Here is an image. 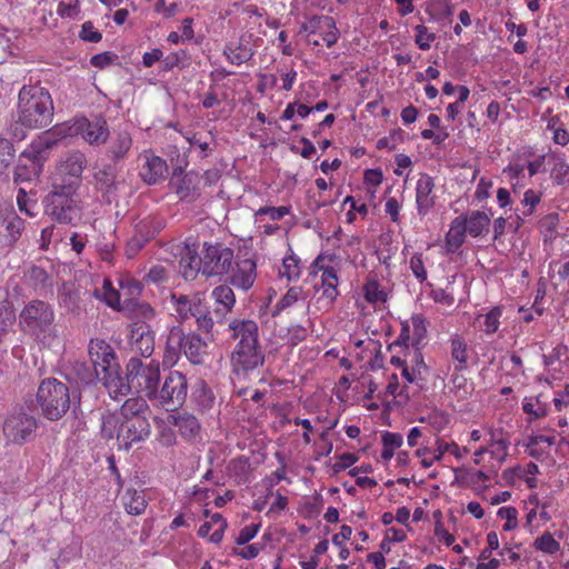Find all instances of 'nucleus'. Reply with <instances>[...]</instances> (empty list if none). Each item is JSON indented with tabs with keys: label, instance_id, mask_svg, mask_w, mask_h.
<instances>
[{
	"label": "nucleus",
	"instance_id": "nucleus-1",
	"mask_svg": "<svg viewBox=\"0 0 569 569\" xmlns=\"http://www.w3.org/2000/svg\"><path fill=\"white\" fill-rule=\"evenodd\" d=\"M53 117V102L47 90L38 86H23L18 96V107L10 133L17 140L26 138L24 129L49 126Z\"/></svg>",
	"mask_w": 569,
	"mask_h": 569
},
{
	"label": "nucleus",
	"instance_id": "nucleus-2",
	"mask_svg": "<svg viewBox=\"0 0 569 569\" xmlns=\"http://www.w3.org/2000/svg\"><path fill=\"white\" fill-rule=\"evenodd\" d=\"M231 337L238 343L231 355L236 373H247L264 363V352L259 343V328L253 320L234 319L229 323Z\"/></svg>",
	"mask_w": 569,
	"mask_h": 569
},
{
	"label": "nucleus",
	"instance_id": "nucleus-3",
	"mask_svg": "<svg viewBox=\"0 0 569 569\" xmlns=\"http://www.w3.org/2000/svg\"><path fill=\"white\" fill-rule=\"evenodd\" d=\"M183 353L193 365H201L207 357V342L197 333H184L180 326H173L168 333L163 363L174 366Z\"/></svg>",
	"mask_w": 569,
	"mask_h": 569
},
{
	"label": "nucleus",
	"instance_id": "nucleus-4",
	"mask_svg": "<svg viewBox=\"0 0 569 569\" xmlns=\"http://www.w3.org/2000/svg\"><path fill=\"white\" fill-rule=\"evenodd\" d=\"M78 189L56 178L52 188L43 199L44 212L59 223H72L79 218Z\"/></svg>",
	"mask_w": 569,
	"mask_h": 569
},
{
	"label": "nucleus",
	"instance_id": "nucleus-5",
	"mask_svg": "<svg viewBox=\"0 0 569 569\" xmlns=\"http://www.w3.org/2000/svg\"><path fill=\"white\" fill-rule=\"evenodd\" d=\"M53 322V308L42 300L29 301L19 315L20 327L43 343L56 338Z\"/></svg>",
	"mask_w": 569,
	"mask_h": 569
},
{
	"label": "nucleus",
	"instance_id": "nucleus-6",
	"mask_svg": "<svg viewBox=\"0 0 569 569\" xmlns=\"http://www.w3.org/2000/svg\"><path fill=\"white\" fill-rule=\"evenodd\" d=\"M69 387L56 378L44 379L37 391V402L44 418L56 421L70 409L72 400Z\"/></svg>",
	"mask_w": 569,
	"mask_h": 569
},
{
	"label": "nucleus",
	"instance_id": "nucleus-7",
	"mask_svg": "<svg viewBox=\"0 0 569 569\" xmlns=\"http://www.w3.org/2000/svg\"><path fill=\"white\" fill-rule=\"evenodd\" d=\"M127 380L130 381L132 389L147 399L151 400L152 395L160 385V365L151 360L144 363L138 357H131L126 366Z\"/></svg>",
	"mask_w": 569,
	"mask_h": 569
},
{
	"label": "nucleus",
	"instance_id": "nucleus-8",
	"mask_svg": "<svg viewBox=\"0 0 569 569\" xmlns=\"http://www.w3.org/2000/svg\"><path fill=\"white\" fill-rule=\"evenodd\" d=\"M188 395V381L179 371L169 372L161 386H157L150 401L160 405L167 411L182 407Z\"/></svg>",
	"mask_w": 569,
	"mask_h": 569
},
{
	"label": "nucleus",
	"instance_id": "nucleus-9",
	"mask_svg": "<svg viewBox=\"0 0 569 569\" xmlns=\"http://www.w3.org/2000/svg\"><path fill=\"white\" fill-rule=\"evenodd\" d=\"M68 136H81V138L92 147L106 144L110 130L104 117L97 116L92 119L86 117L74 119L73 123L68 127Z\"/></svg>",
	"mask_w": 569,
	"mask_h": 569
},
{
	"label": "nucleus",
	"instance_id": "nucleus-10",
	"mask_svg": "<svg viewBox=\"0 0 569 569\" xmlns=\"http://www.w3.org/2000/svg\"><path fill=\"white\" fill-rule=\"evenodd\" d=\"M233 250L222 243L204 242L202 250L203 276L220 277L227 274L233 263Z\"/></svg>",
	"mask_w": 569,
	"mask_h": 569
},
{
	"label": "nucleus",
	"instance_id": "nucleus-11",
	"mask_svg": "<svg viewBox=\"0 0 569 569\" xmlns=\"http://www.w3.org/2000/svg\"><path fill=\"white\" fill-rule=\"evenodd\" d=\"M37 427L36 417L22 410L13 411L3 422V433L10 442L21 445L34 433Z\"/></svg>",
	"mask_w": 569,
	"mask_h": 569
},
{
	"label": "nucleus",
	"instance_id": "nucleus-12",
	"mask_svg": "<svg viewBox=\"0 0 569 569\" xmlns=\"http://www.w3.org/2000/svg\"><path fill=\"white\" fill-rule=\"evenodd\" d=\"M150 432L151 426L148 418L122 420L117 433L119 447L129 450L133 445L144 441Z\"/></svg>",
	"mask_w": 569,
	"mask_h": 569
},
{
	"label": "nucleus",
	"instance_id": "nucleus-13",
	"mask_svg": "<svg viewBox=\"0 0 569 569\" xmlns=\"http://www.w3.org/2000/svg\"><path fill=\"white\" fill-rule=\"evenodd\" d=\"M88 160L83 152L73 150L68 152L61 160L58 172L61 177L58 181L63 183H72V186L79 188L81 184V177L84 168L87 167Z\"/></svg>",
	"mask_w": 569,
	"mask_h": 569
},
{
	"label": "nucleus",
	"instance_id": "nucleus-14",
	"mask_svg": "<svg viewBox=\"0 0 569 569\" xmlns=\"http://www.w3.org/2000/svg\"><path fill=\"white\" fill-rule=\"evenodd\" d=\"M44 158L37 157L30 150L23 151L14 168L13 180L16 183L37 181L43 169Z\"/></svg>",
	"mask_w": 569,
	"mask_h": 569
},
{
	"label": "nucleus",
	"instance_id": "nucleus-15",
	"mask_svg": "<svg viewBox=\"0 0 569 569\" xmlns=\"http://www.w3.org/2000/svg\"><path fill=\"white\" fill-rule=\"evenodd\" d=\"M129 341L131 350L144 358L154 350V332L146 321H137L130 326Z\"/></svg>",
	"mask_w": 569,
	"mask_h": 569
},
{
	"label": "nucleus",
	"instance_id": "nucleus-16",
	"mask_svg": "<svg viewBox=\"0 0 569 569\" xmlns=\"http://www.w3.org/2000/svg\"><path fill=\"white\" fill-rule=\"evenodd\" d=\"M107 142L106 156L113 164L124 161L133 146L132 136L127 129L114 130Z\"/></svg>",
	"mask_w": 569,
	"mask_h": 569
},
{
	"label": "nucleus",
	"instance_id": "nucleus-17",
	"mask_svg": "<svg viewBox=\"0 0 569 569\" xmlns=\"http://www.w3.org/2000/svg\"><path fill=\"white\" fill-rule=\"evenodd\" d=\"M88 353L92 365L101 373L112 370L113 367H120L116 362L113 348L103 339H91L88 346Z\"/></svg>",
	"mask_w": 569,
	"mask_h": 569
},
{
	"label": "nucleus",
	"instance_id": "nucleus-18",
	"mask_svg": "<svg viewBox=\"0 0 569 569\" xmlns=\"http://www.w3.org/2000/svg\"><path fill=\"white\" fill-rule=\"evenodd\" d=\"M142 157L144 164L140 171L141 179L150 186L163 180L168 172L166 160L148 151H146Z\"/></svg>",
	"mask_w": 569,
	"mask_h": 569
},
{
	"label": "nucleus",
	"instance_id": "nucleus-19",
	"mask_svg": "<svg viewBox=\"0 0 569 569\" xmlns=\"http://www.w3.org/2000/svg\"><path fill=\"white\" fill-rule=\"evenodd\" d=\"M117 164L107 163L103 164L94 174V187L97 190L101 191L107 200L110 202L111 196H114L118 190V170Z\"/></svg>",
	"mask_w": 569,
	"mask_h": 569
},
{
	"label": "nucleus",
	"instance_id": "nucleus-20",
	"mask_svg": "<svg viewBox=\"0 0 569 569\" xmlns=\"http://www.w3.org/2000/svg\"><path fill=\"white\" fill-rule=\"evenodd\" d=\"M433 179L427 173H421L416 187V203L418 213L425 216L435 206Z\"/></svg>",
	"mask_w": 569,
	"mask_h": 569
},
{
	"label": "nucleus",
	"instance_id": "nucleus-21",
	"mask_svg": "<svg viewBox=\"0 0 569 569\" xmlns=\"http://www.w3.org/2000/svg\"><path fill=\"white\" fill-rule=\"evenodd\" d=\"M179 271L186 280H193L198 273L203 274L202 256L197 252L196 248L186 244L179 261Z\"/></svg>",
	"mask_w": 569,
	"mask_h": 569
},
{
	"label": "nucleus",
	"instance_id": "nucleus-22",
	"mask_svg": "<svg viewBox=\"0 0 569 569\" xmlns=\"http://www.w3.org/2000/svg\"><path fill=\"white\" fill-rule=\"evenodd\" d=\"M200 176L194 171L186 172L176 183L174 190L179 196L180 200L194 201L197 200L200 192Z\"/></svg>",
	"mask_w": 569,
	"mask_h": 569
},
{
	"label": "nucleus",
	"instance_id": "nucleus-23",
	"mask_svg": "<svg viewBox=\"0 0 569 569\" xmlns=\"http://www.w3.org/2000/svg\"><path fill=\"white\" fill-rule=\"evenodd\" d=\"M101 375L100 380L108 389L109 395L113 398L126 396L133 390L130 381L127 380V376L122 377L120 375V367H113L112 370Z\"/></svg>",
	"mask_w": 569,
	"mask_h": 569
},
{
	"label": "nucleus",
	"instance_id": "nucleus-24",
	"mask_svg": "<svg viewBox=\"0 0 569 569\" xmlns=\"http://www.w3.org/2000/svg\"><path fill=\"white\" fill-rule=\"evenodd\" d=\"M236 266V271L231 276V284L247 291L252 287L256 279V261L243 259L238 261Z\"/></svg>",
	"mask_w": 569,
	"mask_h": 569
},
{
	"label": "nucleus",
	"instance_id": "nucleus-25",
	"mask_svg": "<svg viewBox=\"0 0 569 569\" xmlns=\"http://www.w3.org/2000/svg\"><path fill=\"white\" fill-rule=\"evenodd\" d=\"M211 296L216 303L219 306L214 310V316L218 321H221L222 318L228 312H230L234 306L236 297L233 290L227 284H221L212 290Z\"/></svg>",
	"mask_w": 569,
	"mask_h": 569
},
{
	"label": "nucleus",
	"instance_id": "nucleus-26",
	"mask_svg": "<svg viewBox=\"0 0 569 569\" xmlns=\"http://www.w3.org/2000/svg\"><path fill=\"white\" fill-rule=\"evenodd\" d=\"M321 273V289L322 297L320 300L325 301V306L329 307L338 297L339 292L337 290L338 286V276L336 270L332 267H320Z\"/></svg>",
	"mask_w": 569,
	"mask_h": 569
},
{
	"label": "nucleus",
	"instance_id": "nucleus-27",
	"mask_svg": "<svg viewBox=\"0 0 569 569\" xmlns=\"http://www.w3.org/2000/svg\"><path fill=\"white\" fill-rule=\"evenodd\" d=\"M466 233V217H463V214H460L452 220L450 229L446 234L447 250L450 252H455L456 250H458L465 242Z\"/></svg>",
	"mask_w": 569,
	"mask_h": 569
},
{
	"label": "nucleus",
	"instance_id": "nucleus-28",
	"mask_svg": "<svg viewBox=\"0 0 569 569\" xmlns=\"http://www.w3.org/2000/svg\"><path fill=\"white\" fill-rule=\"evenodd\" d=\"M68 128L64 129L62 127H56L53 132H46L43 136L33 140L28 150L34 153L37 157L42 156L44 161L48 159L49 151L58 143V139H54V134L67 136Z\"/></svg>",
	"mask_w": 569,
	"mask_h": 569
},
{
	"label": "nucleus",
	"instance_id": "nucleus-29",
	"mask_svg": "<svg viewBox=\"0 0 569 569\" xmlns=\"http://www.w3.org/2000/svg\"><path fill=\"white\" fill-rule=\"evenodd\" d=\"M223 54L231 63L240 66L252 58L253 51L249 47V41L244 37H241L237 43H228L223 50Z\"/></svg>",
	"mask_w": 569,
	"mask_h": 569
},
{
	"label": "nucleus",
	"instance_id": "nucleus-30",
	"mask_svg": "<svg viewBox=\"0 0 569 569\" xmlns=\"http://www.w3.org/2000/svg\"><path fill=\"white\" fill-rule=\"evenodd\" d=\"M122 502L126 511L134 516L141 515L148 505L143 490H137L131 487L126 489Z\"/></svg>",
	"mask_w": 569,
	"mask_h": 569
},
{
	"label": "nucleus",
	"instance_id": "nucleus-31",
	"mask_svg": "<svg viewBox=\"0 0 569 569\" xmlns=\"http://www.w3.org/2000/svg\"><path fill=\"white\" fill-rule=\"evenodd\" d=\"M68 370V375L81 385H89L96 378L100 379L101 376L99 369H96L93 365L91 367L81 361H74L70 363Z\"/></svg>",
	"mask_w": 569,
	"mask_h": 569
},
{
	"label": "nucleus",
	"instance_id": "nucleus-32",
	"mask_svg": "<svg viewBox=\"0 0 569 569\" xmlns=\"http://www.w3.org/2000/svg\"><path fill=\"white\" fill-rule=\"evenodd\" d=\"M123 420H133L134 418H147L149 407L142 397L129 398L124 401L120 411Z\"/></svg>",
	"mask_w": 569,
	"mask_h": 569
},
{
	"label": "nucleus",
	"instance_id": "nucleus-33",
	"mask_svg": "<svg viewBox=\"0 0 569 569\" xmlns=\"http://www.w3.org/2000/svg\"><path fill=\"white\" fill-rule=\"evenodd\" d=\"M466 217L467 232L477 238L483 233L489 232L490 218L482 211H471Z\"/></svg>",
	"mask_w": 569,
	"mask_h": 569
},
{
	"label": "nucleus",
	"instance_id": "nucleus-34",
	"mask_svg": "<svg viewBox=\"0 0 569 569\" xmlns=\"http://www.w3.org/2000/svg\"><path fill=\"white\" fill-rule=\"evenodd\" d=\"M174 426L180 435L188 440L196 438L200 432L198 419L190 413H181L174 418Z\"/></svg>",
	"mask_w": 569,
	"mask_h": 569
},
{
	"label": "nucleus",
	"instance_id": "nucleus-35",
	"mask_svg": "<svg viewBox=\"0 0 569 569\" xmlns=\"http://www.w3.org/2000/svg\"><path fill=\"white\" fill-rule=\"evenodd\" d=\"M4 233L3 237L8 244H13L21 237L24 230V221L16 213H9L3 219Z\"/></svg>",
	"mask_w": 569,
	"mask_h": 569
},
{
	"label": "nucleus",
	"instance_id": "nucleus-36",
	"mask_svg": "<svg viewBox=\"0 0 569 569\" xmlns=\"http://www.w3.org/2000/svg\"><path fill=\"white\" fill-rule=\"evenodd\" d=\"M17 203L19 210L29 217L37 214L38 199L36 198V192L32 190L27 191L24 188H20L17 194Z\"/></svg>",
	"mask_w": 569,
	"mask_h": 569
},
{
	"label": "nucleus",
	"instance_id": "nucleus-37",
	"mask_svg": "<svg viewBox=\"0 0 569 569\" xmlns=\"http://www.w3.org/2000/svg\"><path fill=\"white\" fill-rule=\"evenodd\" d=\"M198 296H194L193 298H189L188 296L180 295L176 296L172 295L171 298L174 301L176 312L180 320H187L191 318L192 315V307L196 303V298Z\"/></svg>",
	"mask_w": 569,
	"mask_h": 569
},
{
	"label": "nucleus",
	"instance_id": "nucleus-38",
	"mask_svg": "<svg viewBox=\"0 0 569 569\" xmlns=\"http://www.w3.org/2000/svg\"><path fill=\"white\" fill-rule=\"evenodd\" d=\"M451 357L455 361L458 362V365L456 366V370H462V369L467 368V361H468L467 345L459 337H455L451 340Z\"/></svg>",
	"mask_w": 569,
	"mask_h": 569
},
{
	"label": "nucleus",
	"instance_id": "nucleus-39",
	"mask_svg": "<svg viewBox=\"0 0 569 569\" xmlns=\"http://www.w3.org/2000/svg\"><path fill=\"white\" fill-rule=\"evenodd\" d=\"M196 403L201 410H208L212 407L214 397L209 387L201 381L192 393Z\"/></svg>",
	"mask_w": 569,
	"mask_h": 569
},
{
	"label": "nucleus",
	"instance_id": "nucleus-40",
	"mask_svg": "<svg viewBox=\"0 0 569 569\" xmlns=\"http://www.w3.org/2000/svg\"><path fill=\"white\" fill-rule=\"evenodd\" d=\"M14 157L16 151L11 141L0 138V174L12 164Z\"/></svg>",
	"mask_w": 569,
	"mask_h": 569
},
{
	"label": "nucleus",
	"instance_id": "nucleus-41",
	"mask_svg": "<svg viewBox=\"0 0 569 569\" xmlns=\"http://www.w3.org/2000/svg\"><path fill=\"white\" fill-rule=\"evenodd\" d=\"M120 425L121 423H119V419L114 415H112V413L102 415V418H101V436H102V438L109 440V439H113L114 437H117Z\"/></svg>",
	"mask_w": 569,
	"mask_h": 569
},
{
	"label": "nucleus",
	"instance_id": "nucleus-42",
	"mask_svg": "<svg viewBox=\"0 0 569 569\" xmlns=\"http://www.w3.org/2000/svg\"><path fill=\"white\" fill-rule=\"evenodd\" d=\"M100 292L98 289L94 290V295L97 298L103 299L106 303L112 308H118V303L120 300L119 292L113 289L110 280L104 279L103 286Z\"/></svg>",
	"mask_w": 569,
	"mask_h": 569
},
{
	"label": "nucleus",
	"instance_id": "nucleus-43",
	"mask_svg": "<svg viewBox=\"0 0 569 569\" xmlns=\"http://www.w3.org/2000/svg\"><path fill=\"white\" fill-rule=\"evenodd\" d=\"M303 290L301 287H291L287 293L279 300V302L276 305V311L280 312L283 309H287L298 302L300 299L305 300L302 297Z\"/></svg>",
	"mask_w": 569,
	"mask_h": 569
},
{
	"label": "nucleus",
	"instance_id": "nucleus-44",
	"mask_svg": "<svg viewBox=\"0 0 569 569\" xmlns=\"http://www.w3.org/2000/svg\"><path fill=\"white\" fill-rule=\"evenodd\" d=\"M569 164L562 158H553L551 168V178L557 184H563L568 181Z\"/></svg>",
	"mask_w": 569,
	"mask_h": 569
},
{
	"label": "nucleus",
	"instance_id": "nucleus-45",
	"mask_svg": "<svg viewBox=\"0 0 569 569\" xmlns=\"http://www.w3.org/2000/svg\"><path fill=\"white\" fill-rule=\"evenodd\" d=\"M279 273L281 277H286L288 280L298 279L300 274L299 260L293 256L284 258L282 261V268Z\"/></svg>",
	"mask_w": 569,
	"mask_h": 569
},
{
	"label": "nucleus",
	"instance_id": "nucleus-46",
	"mask_svg": "<svg viewBox=\"0 0 569 569\" xmlns=\"http://www.w3.org/2000/svg\"><path fill=\"white\" fill-rule=\"evenodd\" d=\"M416 37L415 42L416 44L423 51H427L431 47V42L435 41L436 34L429 33L428 28L423 24H418L415 27Z\"/></svg>",
	"mask_w": 569,
	"mask_h": 569
},
{
	"label": "nucleus",
	"instance_id": "nucleus-47",
	"mask_svg": "<svg viewBox=\"0 0 569 569\" xmlns=\"http://www.w3.org/2000/svg\"><path fill=\"white\" fill-rule=\"evenodd\" d=\"M535 547L547 553H556L560 549L559 542L549 532L538 537L535 541Z\"/></svg>",
	"mask_w": 569,
	"mask_h": 569
},
{
	"label": "nucleus",
	"instance_id": "nucleus-48",
	"mask_svg": "<svg viewBox=\"0 0 569 569\" xmlns=\"http://www.w3.org/2000/svg\"><path fill=\"white\" fill-rule=\"evenodd\" d=\"M365 298L371 303L385 302L387 295L380 290L377 281H369L363 287Z\"/></svg>",
	"mask_w": 569,
	"mask_h": 569
},
{
	"label": "nucleus",
	"instance_id": "nucleus-49",
	"mask_svg": "<svg viewBox=\"0 0 569 569\" xmlns=\"http://www.w3.org/2000/svg\"><path fill=\"white\" fill-rule=\"evenodd\" d=\"M169 278V272L163 266H153L143 277V281L152 284H161Z\"/></svg>",
	"mask_w": 569,
	"mask_h": 569
},
{
	"label": "nucleus",
	"instance_id": "nucleus-50",
	"mask_svg": "<svg viewBox=\"0 0 569 569\" xmlns=\"http://www.w3.org/2000/svg\"><path fill=\"white\" fill-rule=\"evenodd\" d=\"M411 323L413 328L412 345L418 347L420 342L425 339L427 333L426 320L420 315H416L411 318Z\"/></svg>",
	"mask_w": 569,
	"mask_h": 569
},
{
	"label": "nucleus",
	"instance_id": "nucleus-51",
	"mask_svg": "<svg viewBox=\"0 0 569 569\" xmlns=\"http://www.w3.org/2000/svg\"><path fill=\"white\" fill-rule=\"evenodd\" d=\"M211 526L218 525V528L214 530V532L209 537V540L213 543L221 542L223 538L224 530L227 528V521L220 513H213L211 516Z\"/></svg>",
	"mask_w": 569,
	"mask_h": 569
},
{
	"label": "nucleus",
	"instance_id": "nucleus-52",
	"mask_svg": "<svg viewBox=\"0 0 569 569\" xmlns=\"http://www.w3.org/2000/svg\"><path fill=\"white\" fill-rule=\"evenodd\" d=\"M501 316V309L499 307L492 308L486 316H485V332L486 333H493L499 328V318Z\"/></svg>",
	"mask_w": 569,
	"mask_h": 569
},
{
	"label": "nucleus",
	"instance_id": "nucleus-53",
	"mask_svg": "<svg viewBox=\"0 0 569 569\" xmlns=\"http://www.w3.org/2000/svg\"><path fill=\"white\" fill-rule=\"evenodd\" d=\"M517 515H518V511L513 507H502L498 510V516L500 518L506 519L503 530L509 531L517 527V525H518Z\"/></svg>",
	"mask_w": 569,
	"mask_h": 569
},
{
	"label": "nucleus",
	"instance_id": "nucleus-54",
	"mask_svg": "<svg viewBox=\"0 0 569 569\" xmlns=\"http://www.w3.org/2000/svg\"><path fill=\"white\" fill-rule=\"evenodd\" d=\"M446 452H451L452 455H455V457L461 458L460 449L457 443H455V442L448 443L441 439H438L437 440V453L435 456V459L441 460Z\"/></svg>",
	"mask_w": 569,
	"mask_h": 569
},
{
	"label": "nucleus",
	"instance_id": "nucleus-55",
	"mask_svg": "<svg viewBox=\"0 0 569 569\" xmlns=\"http://www.w3.org/2000/svg\"><path fill=\"white\" fill-rule=\"evenodd\" d=\"M289 207L281 206L278 208L274 207H261L257 212L256 216H262L267 214L270 217L271 220L277 221L282 219L284 216L289 213Z\"/></svg>",
	"mask_w": 569,
	"mask_h": 569
},
{
	"label": "nucleus",
	"instance_id": "nucleus-56",
	"mask_svg": "<svg viewBox=\"0 0 569 569\" xmlns=\"http://www.w3.org/2000/svg\"><path fill=\"white\" fill-rule=\"evenodd\" d=\"M80 38L88 42H99L102 36L94 29L91 21H87L82 24Z\"/></svg>",
	"mask_w": 569,
	"mask_h": 569
},
{
	"label": "nucleus",
	"instance_id": "nucleus-57",
	"mask_svg": "<svg viewBox=\"0 0 569 569\" xmlns=\"http://www.w3.org/2000/svg\"><path fill=\"white\" fill-rule=\"evenodd\" d=\"M358 457L355 453L345 452L338 457V461L333 463L332 470L335 473H339L342 470L356 463Z\"/></svg>",
	"mask_w": 569,
	"mask_h": 569
},
{
	"label": "nucleus",
	"instance_id": "nucleus-58",
	"mask_svg": "<svg viewBox=\"0 0 569 569\" xmlns=\"http://www.w3.org/2000/svg\"><path fill=\"white\" fill-rule=\"evenodd\" d=\"M260 528V525H249L242 528L236 538V543L239 546L246 545L256 537Z\"/></svg>",
	"mask_w": 569,
	"mask_h": 569
},
{
	"label": "nucleus",
	"instance_id": "nucleus-59",
	"mask_svg": "<svg viewBox=\"0 0 569 569\" xmlns=\"http://www.w3.org/2000/svg\"><path fill=\"white\" fill-rule=\"evenodd\" d=\"M488 548L483 549L479 556L481 560H487L490 558L491 552L499 548V538L496 531H490L487 535Z\"/></svg>",
	"mask_w": 569,
	"mask_h": 569
},
{
	"label": "nucleus",
	"instance_id": "nucleus-60",
	"mask_svg": "<svg viewBox=\"0 0 569 569\" xmlns=\"http://www.w3.org/2000/svg\"><path fill=\"white\" fill-rule=\"evenodd\" d=\"M540 197L533 190H527L525 192L522 204L527 208L522 211L523 216H530L537 203H539Z\"/></svg>",
	"mask_w": 569,
	"mask_h": 569
},
{
	"label": "nucleus",
	"instance_id": "nucleus-61",
	"mask_svg": "<svg viewBox=\"0 0 569 569\" xmlns=\"http://www.w3.org/2000/svg\"><path fill=\"white\" fill-rule=\"evenodd\" d=\"M323 21L326 22L327 27L332 29V30L328 31L323 36L322 40L325 41L327 47H332L338 41V31L336 29L335 21L330 17H325Z\"/></svg>",
	"mask_w": 569,
	"mask_h": 569
},
{
	"label": "nucleus",
	"instance_id": "nucleus-62",
	"mask_svg": "<svg viewBox=\"0 0 569 569\" xmlns=\"http://www.w3.org/2000/svg\"><path fill=\"white\" fill-rule=\"evenodd\" d=\"M432 16L437 20L447 19L452 16V8L446 2H437L432 6Z\"/></svg>",
	"mask_w": 569,
	"mask_h": 569
},
{
	"label": "nucleus",
	"instance_id": "nucleus-63",
	"mask_svg": "<svg viewBox=\"0 0 569 569\" xmlns=\"http://www.w3.org/2000/svg\"><path fill=\"white\" fill-rule=\"evenodd\" d=\"M382 445L383 447L395 450L402 445V436L400 433L386 431L382 435Z\"/></svg>",
	"mask_w": 569,
	"mask_h": 569
},
{
	"label": "nucleus",
	"instance_id": "nucleus-64",
	"mask_svg": "<svg viewBox=\"0 0 569 569\" xmlns=\"http://www.w3.org/2000/svg\"><path fill=\"white\" fill-rule=\"evenodd\" d=\"M79 0L69 4L60 2L58 6V14L62 18H73L79 11Z\"/></svg>",
	"mask_w": 569,
	"mask_h": 569
}]
</instances>
